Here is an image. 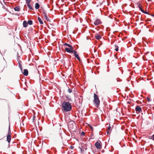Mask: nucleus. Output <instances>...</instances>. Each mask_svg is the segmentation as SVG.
Wrapping results in <instances>:
<instances>
[{
    "label": "nucleus",
    "mask_w": 154,
    "mask_h": 154,
    "mask_svg": "<svg viewBox=\"0 0 154 154\" xmlns=\"http://www.w3.org/2000/svg\"><path fill=\"white\" fill-rule=\"evenodd\" d=\"M62 111L66 112L70 111L72 108L71 104L69 102H63L62 105Z\"/></svg>",
    "instance_id": "obj_1"
},
{
    "label": "nucleus",
    "mask_w": 154,
    "mask_h": 154,
    "mask_svg": "<svg viewBox=\"0 0 154 154\" xmlns=\"http://www.w3.org/2000/svg\"><path fill=\"white\" fill-rule=\"evenodd\" d=\"M69 129L72 131H75L76 128V126L75 122L73 121L69 122L68 125Z\"/></svg>",
    "instance_id": "obj_2"
},
{
    "label": "nucleus",
    "mask_w": 154,
    "mask_h": 154,
    "mask_svg": "<svg viewBox=\"0 0 154 154\" xmlns=\"http://www.w3.org/2000/svg\"><path fill=\"white\" fill-rule=\"evenodd\" d=\"M94 102L95 105H96L97 106H98L100 104V101L98 97L96 94H94Z\"/></svg>",
    "instance_id": "obj_3"
},
{
    "label": "nucleus",
    "mask_w": 154,
    "mask_h": 154,
    "mask_svg": "<svg viewBox=\"0 0 154 154\" xmlns=\"http://www.w3.org/2000/svg\"><path fill=\"white\" fill-rule=\"evenodd\" d=\"M142 110L141 108L139 106H137L135 107V110L137 114L140 113Z\"/></svg>",
    "instance_id": "obj_4"
},
{
    "label": "nucleus",
    "mask_w": 154,
    "mask_h": 154,
    "mask_svg": "<svg viewBox=\"0 0 154 154\" xmlns=\"http://www.w3.org/2000/svg\"><path fill=\"white\" fill-rule=\"evenodd\" d=\"M101 23V22L99 19H96L94 21V23L95 25L96 26L100 24Z\"/></svg>",
    "instance_id": "obj_5"
},
{
    "label": "nucleus",
    "mask_w": 154,
    "mask_h": 154,
    "mask_svg": "<svg viewBox=\"0 0 154 154\" xmlns=\"http://www.w3.org/2000/svg\"><path fill=\"white\" fill-rule=\"evenodd\" d=\"M73 53L74 56L77 59V60L80 61V59L79 55L77 54V52L74 50Z\"/></svg>",
    "instance_id": "obj_6"
},
{
    "label": "nucleus",
    "mask_w": 154,
    "mask_h": 154,
    "mask_svg": "<svg viewBox=\"0 0 154 154\" xmlns=\"http://www.w3.org/2000/svg\"><path fill=\"white\" fill-rule=\"evenodd\" d=\"M72 49H71L70 48H65V51H66L67 52L69 53H73L74 50H72Z\"/></svg>",
    "instance_id": "obj_7"
},
{
    "label": "nucleus",
    "mask_w": 154,
    "mask_h": 154,
    "mask_svg": "<svg viewBox=\"0 0 154 154\" xmlns=\"http://www.w3.org/2000/svg\"><path fill=\"white\" fill-rule=\"evenodd\" d=\"M95 145L97 149H100V148L101 147V145H100V143H99L98 141H97L95 143Z\"/></svg>",
    "instance_id": "obj_8"
},
{
    "label": "nucleus",
    "mask_w": 154,
    "mask_h": 154,
    "mask_svg": "<svg viewBox=\"0 0 154 154\" xmlns=\"http://www.w3.org/2000/svg\"><path fill=\"white\" fill-rule=\"evenodd\" d=\"M23 74L25 76H27L28 74V71L27 69H25L23 70Z\"/></svg>",
    "instance_id": "obj_9"
},
{
    "label": "nucleus",
    "mask_w": 154,
    "mask_h": 154,
    "mask_svg": "<svg viewBox=\"0 0 154 154\" xmlns=\"http://www.w3.org/2000/svg\"><path fill=\"white\" fill-rule=\"evenodd\" d=\"M95 38L97 40H99L101 38V36L99 34H96L95 35Z\"/></svg>",
    "instance_id": "obj_10"
},
{
    "label": "nucleus",
    "mask_w": 154,
    "mask_h": 154,
    "mask_svg": "<svg viewBox=\"0 0 154 154\" xmlns=\"http://www.w3.org/2000/svg\"><path fill=\"white\" fill-rule=\"evenodd\" d=\"M7 141L9 143L11 141V135H7Z\"/></svg>",
    "instance_id": "obj_11"
},
{
    "label": "nucleus",
    "mask_w": 154,
    "mask_h": 154,
    "mask_svg": "<svg viewBox=\"0 0 154 154\" xmlns=\"http://www.w3.org/2000/svg\"><path fill=\"white\" fill-rule=\"evenodd\" d=\"M28 24L27 22L26 21L24 20L23 21V25L24 27L25 28L26 27L28 26Z\"/></svg>",
    "instance_id": "obj_12"
},
{
    "label": "nucleus",
    "mask_w": 154,
    "mask_h": 154,
    "mask_svg": "<svg viewBox=\"0 0 154 154\" xmlns=\"http://www.w3.org/2000/svg\"><path fill=\"white\" fill-rule=\"evenodd\" d=\"M40 7V5L38 3H36L35 5V8L36 9H38Z\"/></svg>",
    "instance_id": "obj_13"
},
{
    "label": "nucleus",
    "mask_w": 154,
    "mask_h": 154,
    "mask_svg": "<svg viewBox=\"0 0 154 154\" xmlns=\"http://www.w3.org/2000/svg\"><path fill=\"white\" fill-rule=\"evenodd\" d=\"M64 45L67 46L68 47L70 48L71 49H73V47L72 45L67 43H65L64 44Z\"/></svg>",
    "instance_id": "obj_14"
},
{
    "label": "nucleus",
    "mask_w": 154,
    "mask_h": 154,
    "mask_svg": "<svg viewBox=\"0 0 154 154\" xmlns=\"http://www.w3.org/2000/svg\"><path fill=\"white\" fill-rule=\"evenodd\" d=\"M38 20L40 24H43V21L41 19V18L40 17H38Z\"/></svg>",
    "instance_id": "obj_15"
},
{
    "label": "nucleus",
    "mask_w": 154,
    "mask_h": 154,
    "mask_svg": "<svg viewBox=\"0 0 154 154\" xmlns=\"http://www.w3.org/2000/svg\"><path fill=\"white\" fill-rule=\"evenodd\" d=\"M14 10L16 11H19L20 10V6H17L14 8Z\"/></svg>",
    "instance_id": "obj_16"
},
{
    "label": "nucleus",
    "mask_w": 154,
    "mask_h": 154,
    "mask_svg": "<svg viewBox=\"0 0 154 154\" xmlns=\"http://www.w3.org/2000/svg\"><path fill=\"white\" fill-rule=\"evenodd\" d=\"M111 127L110 126V125H109V127H108V128H107V134H109V131L111 130Z\"/></svg>",
    "instance_id": "obj_17"
},
{
    "label": "nucleus",
    "mask_w": 154,
    "mask_h": 154,
    "mask_svg": "<svg viewBox=\"0 0 154 154\" xmlns=\"http://www.w3.org/2000/svg\"><path fill=\"white\" fill-rule=\"evenodd\" d=\"M28 24L29 25H32V21L31 20H29L27 22Z\"/></svg>",
    "instance_id": "obj_18"
},
{
    "label": "nucleus",
    "mask_w": 154,
    "mask_h": 154,
    "mask_svg": "<svg viewBox=\"0 0 154 154\" xmlns=\"http://www.w3.org/2000/svg\"><path fill=\"white\" fill-rule=\"evenodd\" d=\"M45 18V20L48 21H50V20L48 17L47 15H45V16H44Z\"/></svg>",
    "instance_id": "obj_19"
},
{
    "label": "nucleus",
    "mask_w": 154,
    "mask_h": 154,
    "mask_svg": "<svg viewBox=\"0 0 154 154\" xmlns=\"http://www.w3.org/2000/svg\"><path fill=\"white\" fill-rule=\"evenodd\" d=\"M18 63H19V67H20L21 71H22V65H21V64L19 62H18Z\"/></svg>",
    "instance_id": "obj_20"
},
{
    "label": "nucleus",
    "mask_w": 154,
    "mask_h": 154,
    "mask_svg": "<svg viewBox=\"0 0 154 154\" xmlns=\"http://www.w3.org/2000/svg\"><path fill=\"white\" fill-rule=\"evenodd\" d=\"M27 5L28 7L30 9L33 10L32 8V7L30 4H28Z\"/></svg>",
    "instance_id": "obj_21"
},
{
    "label": "nucleus",
    "mask_w": 154,
    "mask_h": 154,
    "mask_svg": "<svg viewBox=\"0 0 154 154\" xmlns=\"http://www.w3.org/2000/svg\"><path fill=\"white\" fill-rule=\"evenodd\" d=\"M26 4L27 5L28 4H30L31 2V0H26Z\"/></svg>",
    "instance_id": "obj_22"
},
{
    "label": "nucleus",
    "mask_w": 154,
    "mask_h": 154,
    "mask_svg": "<svg viewBox=\"0 0 154 154\" xmlns=\"http://www.w3.org/2000/svg\"><path fill=\"white\" fill-rule=\"evenodd\" d=\"M139 8H140V10L142 11V12L144 10L142 9L141 6L139 5L138 6Z\"/></svg>",
    "instance_id": "obj_23"
},
{
    "label": "nucleus",
    "mask_w": 154,
    "mask_h": 154,
    "mask_svg": "<svg viewBox=\"0 0 154 154\" xmlns=\"http://www.w3.org/2000/svg\"><path fill=\"white\" fill-rule=\"evenodd\" d=\"M59 132V133H60V132H62V133H63V134H65V133L64 132L63 130H61V128H60V130Z\"/></svg>",
    "instance_id": "obj_24"
},
{
    "label": "nucleus",
    "mask_w": 154,
    "mask_h": 154,
    "mask_svg": "<svg viewBox=\"0 0 154 154\" xmlns=\"http://www.w3.org/2000/svg\"><path fill=\"white\" fill-rule=\"evenodd\" d=\"M11 131H10V126H9V128L8 135L9 134L11 135Z\"/></svg>",
    "instance_id": "obj_25"
},
{
    "label": "nucleus",
    "mask_w": 154,
    "mask_h": 154,
    "mask_svg": "<svg viewBox=\"0 0 154 154\" xmlns=\"http://www.w3.org/2000/svg\"><path fill=\"white\" fill-rule=\"evenodd\" d=\"M42 13V14L44 15V16H45V15H47V14H46L45 12V11H43Z\"/></svg>",
    "instance_id": "obj_26"
},
{
    "label": "nucleus",
    "mask_w": 154,
    "mask_h": 154,
    "mask_svg": "<svg viewBox=\"0 0 154 154\" xmlns=\"http://www.w3.org/2000/svg\"><path fill=\"white\" fill-rule=\"evenodd\" d=\"M115 46L116 47V48L115 49V50L116 51H118L119 50V49H118L119 47L118 46H116V45H115Z\"/></svg>",
    "instance_id": "obj_27"
},
{
    "label": "nucleus",
    "mask_w": 154,
    "mask_h": 154,
    "mask_svg": "<svg viewBox=\"0 0 154 154\" xmlns=\"http://www.w3.org/2000/svg\"><path fill=\"white\" fill-rule=\"evenodd\" d=\"M68 92L69 93H71L72 92V89L69 88L68 89Z\"/></svg>",
    "instance_id": "obj_28"
},
{
    "label": "nucleus",
    "mask_w": 154,
    "mask_h": 154,
    "mask_svg": "<svg viewBox=\"0 0 154 154\" xmlns=\"http://www.w3.org/2000/svg\"><path fill=\"white\" fill-rule=\"evenodd\" d=\"M81 134L82 136H84L85 135V133L84 131H82L81 133Z\"/></svg>",
    "instance_id": "obj_29"
},
{
    "label": "nucleus",
    "mask_w": 154,
    "mask_h": 154,
    "mask_svg": "<svg viewBox=\"0 0 154 154\" xmlns=\"http://www.w3.org/2000/svg\"><path fill=\"white\" fill-rule=\"evenodd\" d=\"M151 139L154 141V134L152 136Z\"/></svg>",
    "instance_id": "obj_30"
},
{
    "label": "nucleus",
    "mask_w": 154,
    "mask_h": 154,
    "mask_svg": "<svg viewBox=\"0 0 154 154\" xmlns=\"http://www.w3.org/2000/svg\"><path fill=\"white\" fill-rule=\"evenodd\" d=\"M143 12L144 13L149 14L147 12V11H144Z\"/></svg>",
    "instance_id": "obj_31"
},
{
    "label": "nucleus",
    "mask_w": 154,
    "mask_h": 154,
    "mask_svg": "<svg viewBox=\"0 0 154 154\" xmlns=\"http://www.w3.org/2000/svg\"><path fill=\"white\" fill-rule=\"evenodd\" d=\"M63 134V133H62V132H60V133H59L60 135V136L62 138V134Z\"/></svg>",
    "instance_id": "obj_32"
},
{
    "label": "nucleus",
    "mask_w": 154,
    "mask_h": 154,
    "mask_svg": "<svg viewBox=\"0 0 154 154\" xmlns=\"http://www.w3.org/2000/svg\"><path fill=\"white\" fill-rule=\"evenodd\" d=\"M147 99L148 100V101L149 102H150L151 101V100L149 97H147Z\"/></svg>",
    "instance_id": "obj_33"
},
{
    "label": "nucleus",
    "mask_w": 154,
    "mask_h": 154,
    "mask_svg": "<svg viewBox=\"0 0 154 154\" xmlns=\"http://www.w3.org/2000/svg\"><path fill=\"white\" fill-rule=\"evenodd\" d=\"M81 151V152H82V149H80Z\"/></svg>",
    "instance_id": "obj_34"
},
{
    "label": "nucleus",
    "mask_w": 154,
    "mask_h": 154,
    "mask_svg": "<svg viewBox=\"0 0 154 154\" xmlns=\"http://www.w3.org/2000/svg\"><path fill=\"white\" fill-rule=\"evenodd\" d=\"M71 147L72 149H73L74 148V147L72 146H71Z\"/></svg>",
    "instance_id": "obj_35"
},
{
    "label": "nucleus",
    "mask_w": 154,
    "mask_h": 154,
    "mask_svg": "<svg viewBox=\"0 0 154 154\" xmlns=\"http://www.w3.org/2000/svg\"><path fill=\"white\" fill-rule=\"evenodd\" d=\"M151 15L152 16L154 17V14H152Z\"/></svg>",
    "instance_id": "obj_36"
},
{
    "label": "nucleus",
    "mask_w": 154,
    "mask_h": 154,
    "mask_svg": "<svg viewBox=\"0 0 154 154\" xmlns=\"http://www.w3.org/2000/svg\"><path fill=\"white\" fill-rule=\"evenodd\" d=\"M91 130H93V128L92 127H91Z\"/></svg>",
    "instance_id": "obj_37"
},
{
    "label": "nucleus",
    "mask_w": 154,
    "mask_h": 154,
    "mask_svg": "<svg viewBox=\"0 0 154 154\" xmlns=\"http://www.w3.org/2000/svg\"><path fill=\"white\" fill-rule=\"evenodd\" d=\"M35 117H33V120H34V118Z\"/></svg>",
    "instance_id": "obj_38"
},
{
    "label": "nucleus",
    "mask_w": 154,
    "mask_h": 154,
    "mask_svg": "<svg viewBox=\"0 0 154 154\" xmlns=\"http://www.w3.org/2000/svg\"><path fill=\"white\" fill-rule=\"evenodd\" d=\"M70 100H71V99H69V101Z\"/></svg>",
    "instance_id": "obj_39"
}]
</instances>
